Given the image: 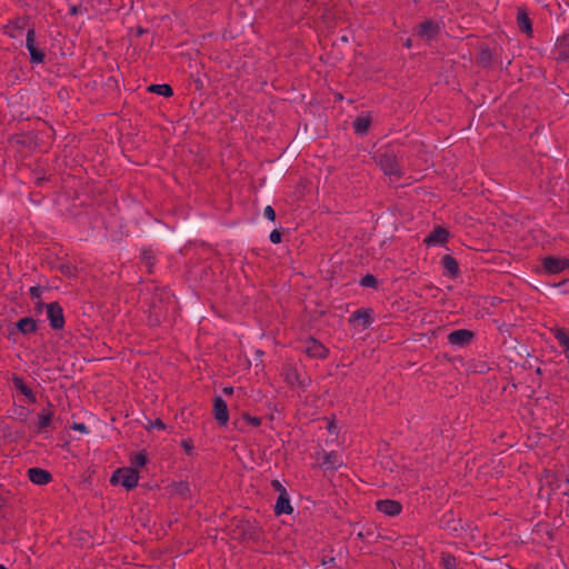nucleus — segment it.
<instances>
[{"mask_svg":"<svg viewBox=\"0 0 569 569\" xmlns=\"http://www.w3.org/2000/svg\"><path fill=\"white\" fill-rule=\"evenodd\" d=\"M373 160L386 176L395 177L397 179L402 177L403 173L393 149L387 147L377 150L375 152Z\"/></svg>","mask_w":569,"mask_h":569,"instance_id":"nucleus-1","label":"nucleus"},{"mask_svg":"<svg viewBox=\"0 0 569 569\" xmlns=\"http://www.w3.org/2000/svg\"><path fill=\"white\" fill-rule=\"evenodd\" d=\"M139 481V473L134 468H119L111 476L110 482L116 485L120 483L127 490H131L137 487Z\"/></svg>","mask_w":569,"mask_h":569,"instance_id":"nucleus-2","label":"nucleus"},{"mask_svg":"<svg viewBox=\"0 0 569 569\" xmlns=\"http://www.w3.org/2000/svg\"><path fill=\"white\" fill-rule=\"evenodd\" d=\"M441 23L431 19L425 20L416 27V34L423 40H436L441 32Z\"/></svg>","mask_w":569,"mask_h":569,"instance_id":"nucleus-3","label":"nucleus"},{"mask_svg":"<svg viewBox=\"0 0 569 569\" xmlns=\"http://www.w3.org/2000/svg\"><path fill=\"white\" fill-rule=\"evenodd\" d=\"M26 47L30 53V62L31 63H42L44 61L46 54L44 52L36 46V30L34 28H29L26 37Z\"/></svg>","mask_w":569,"mask_h":569,"instance_id":"nucleus-4","label":"nucleus"},{"mask_svg":"<svg viewBox=\"0 0 569 569\" xmlns=\"http://www.w3.org/2000/svg\"><path fill=\"white\" fill-rule=\"evenodd\" d=\"M283 377L284 381L292 387L306 388L311 381L308 377H301L297 368L291 365L283 367Z\"/></svg>","mask_w":569,"mask_h":569,"instance_id":"nucleus-5","label":"nucleus"},{"mask_svg":"<svg viewBox=\"0 0 569 569\" xmlns=\"http://www.w3.org/2000/svg\"><path fill=\"white\" fill-rule=\"evenodd\" d=\"M47 317L52 329L59 330L64 326V316L61 306L58 302H50L46 306Z\"/></svg>","mask_w":569,"mask_h":569,"instance_id":"nucleus-6","label":"nucleus"},{"mask_svg":"<svg viewBox=\"0 0 569 569\" xmlns=\"http://www.w3.org/2000/svg\"><path fill=\"white\" fill-rule=\"evenodd\" d=\"M305 352L310 358L326 359L329 353V350L320 341L310 337L306 341Z\"/></svg>","mask_w":569,"mask_h":569,"instance_id":"nucleus-7","label":"nucleus"},{"mask_svg":"<svg viewBox=\"0 0 569 569\" xmlns=\"http://www.w3.org/2000/svg\"><path fill=\"white\" fill-rule=\"evenodd\" d=\"M473 338V331L468 329H458L448 335V342L452 346L466 347Z\"/></svg>","mask_w":569,"mask_h":569,"instance_id":"nucleus-8","label":"nucleus"},{"mask_svg":"<svg viewBox=\"0 0 569 569\" xmlns=\"http://www.w3.org/2000/svg\"><path fill=\"white\" fill-rule=\"evenodd\" d=\"M542 267L547 273L556 274L569 267L568 260L558 257H546L542 260Z\"/></svg>","mask_w":569,"mask_h":569,"instance_id":"nucleus-9","label":"nucleus"},{"mask_svg":"<svg viewBox=\"0 0 569 569\" xmlns=\"http://www.w3.org/2000/svg\"><path fill=\"white\" fill-rule=\"evenodd\" d=\"M213 417L219 426H227L229 421V410L227 402L221 397L213 399Z\"/></svg>","mask_w":569,"mask_h":569,"instance_id":"nucleus-10","label":"nucleus"},{"mask_svg":"<svg viewBox=\"0 0 569 569\" xmlns=\"http://www.w3.org/2000/svg\"><path fill=\"white\" fill-rule=\"evenodd\" d=\"M552 54L558 61L569 60V33H563L557 39Z\"/></svg>","mask_w":569,"mask_h":569,"instance_id":"nucleus-11","label":"nucleus"},{"mask_svg":"<svg viewBox=\"0 0 569 569\" xmlns=\"http://www.w3.org/2000/svg\"><path fill=\"white\" fill-rule=\"evenodd\" d=\"M376 507L378 511L390 517L398 516L402 510L401 503L397 500L391 499L378 500L376 502Z\"/></svg>","mask_w":569,"mask_h":569,"instance_id":"nucleus-12","label":"nucleus"},{"mask_svg":"<svg viewBox=\"0 0 569 569\" xmlns=\"http://www.w3.org/2000/svg\"><path fill=\"white\" fill-rule=\"evenodd\" d=\"M449 231L442 227H436L425 239L427 246L443 244L448 241Z\"/></svg>","mask_w":569,"mask_h":569,"instance_id":"nucleus-13","label":"nucleus"},{"mask_svg":"<svg viewBox=\"0 0 569 569\" xmlns=\"http://www.w3.org/2000/svg\"><path fill=\"white\" fill-rule=\"evenodd\" d=\"M351 322H358L363 329H367L373 322L372 310L367 308H360L352 312L350 317Z\"/></svg>","mask_w":569,"mask_h":569,"instance_id":"nucleus-14","label":"nucleus"},{"mask_svg":"<svg viewBox=\"0 0 569 569\" xmlns=\"http://www.w3.org/2000/svg\"><path fill=\"white\" fill-rule=\"evenodd\" d=\"M28 477L31 482L39 486L47 485L52 480V475L49 471L37 467L28 470Z\"/></svg>","mask_w":569,"mask_h":569,"instance_id":"nucleus-15","label":"nucleus"},{"mask_svg":"<svg viewBox=\"0 0 569 569\" xmlns=\"http://www.w3.org/2000/svg\"><path fill=\"white\" fill-rule=\"evenodd\" d=\"M342 460H341V457L338 452L336 451H331V452H326L323 455V458H322V461L320 462V466L325 469V470H330V471H335L337 470L339 467L342 466Z\"/></svg>","mask_w":569,"mask_h":569,"instance_id":"nucleus-16","label":"nucleus"},{"mask_svg":"<svg viewBox=\"0 0 569 569\" xmlns=\"http://www.w3.org/2000/svg\"><path fill=\"white\" fill-rule=\"evenodd\" d=\"M292 511H293V509L290 505L289 495H288L287 490H283L281 492V495L278 496V499L276 501L274 513L277 516L291 515Z\"/></svg>","mask_w":569,"mask_h":569,"instance_id":"nucleus-17","label":"nucleus"},{"mask_svg":"<svg viewBox=\"0 0 569 569\" xmlns=\"http://www.w3.org/2000/svg\"><path fill=\"white\" fill-rule=\"evenodd\" d=\"M517 24L519 29L527 36L532 34V22L527 11L523 8H518Z\"/></svg>","mask_w":569,"mask_h":569,"instance_id":"nucleus-18","label":"nucleus"},{"mask_svg":"<svg viewBox=\"0 0 569 569\" xmlns=\"http://www.w3.org/2000/svg\"><path fill=\"white\" fill-rule=\"evenodd\" d=\"M440 263L442 268L448 272V274H450L452 278H456L459 274L460 270L458 261L452 256L445 254L441 258Z\"/></svg>","mask_w":569,"mask_h":569,"instance_id":"nucleus-19","label":"nucleus"},{"mask_svg":"<svg viewBox=\"0 0 569 569\" xmlns=\"http://www.w3.org/2000/svg\"><path fill=\"white\" fill-rule=\"evenodd\" d=\"M18 330L23 333H32L36 332L38 329L37 321L31 317H24L18 320L17 322Z\"/></svg>","mask_w":569,"mask_h":569,"instance_id":"nucleus-20","label":"nucleus"},{"mask_svg":"<svg viewBox=\"0 0 569 569\" xmlns=\"http://www.w3.org/2000/svg\"><path fill=\"white\" fill-rule=\"evenodd\" d=\"M12 382L16 389H18L22 395H24L30 402H36V396L33 391L24 383L21 377L14 375L12 377Z\"/></svg>","mask_w":569,"mask_h":569,"instance_id":"nucleus-21","label":"nucleus"},{"mask_svg":"<svg viewBox=\"0 0 569 569\" xmlns=\"http://www.w3.org/2000/svg\"><path fill=\"white\" fill-rule=\"evenodd\" d=\"M53 412L51 410V405L49 403L48 408L41 410L38 415V429L39 431H43L47 429L52 422Z\"/></svg>","mask_w":569,"mask_h":569,"instance_id":"nucleus-22","label":"nucleus"},{"mask_svg":"<svg viewBox=\"0 0 569 569\" xmlns=\"http://www.w3.org/2000/svg\"><path fill=\"white\" fill-rule=\"evenodd\" d=\"M26 26H27V19L24 17L17 18L16 20L10 22L6 27L8 29L7 33L11 38H17L21 33V31L26 28Z\"/></svg>","mask_w":569,"mask_h":569,"instance_id":"nucleus-23","label":"nucleus"},{"mask_svg":"<svg viewBox=\"0 0 569 569\" xmlns=\"http://www.w3.org/2000/svg\"><path fill=\"white\" fill-rule=\"evenodd\" d=\"M353 130L357 134H366L371 126V118L370 117H358L353 121Z\"/></svg>","mask_w":569,"mask_h":569,"instance_id":"nucleus-24","label":"nucleus"},{"mask_svg":"<svg viewBox=\"0 0 569 569\" xmlns=\"http://www.w3.org/2000/svg\"><path fill=\"white\" fill-rule=\"evenodd\" d=\"M148 91L152 92V93H157V94L166 97V98H169L173 94L172 88L167 83L151 84L148 87Z\"/></svg>","mask_w":569,"mask_h":569,"instance_id":"nucleus-25","label":"nucleus"},{"mask_svg":"<svg viewBox=\"0 0 569 569\" xmlns=\"http://www.w3.org/2000/svg\"><path fill=\"white\" fill-rule=\"evenodd\" d=\"M477 62L482 67H490L493 63L492 52L489 48H481Z\"/></svg>","mask_w":569,"mask_h":569,"instance_id":"nucleus-26","label":"nucleus"},{"mask_svg":"<svg viewBox=\"0 0 569 569\" xmlns=\"http://www.w3.org/2000/svg\"><path fill=\"white\" fill-rule=\"evenodd\" d=\"M553 336L560 347H562L566 351H569V336L567 332L561 328H557L553 330Z\"/></svg>","mask_w":569,"mask_h":569,"instance_id":"nucleus-27","label":"nucleus"},{"mask_svg":"<svg viewBox=\"0 0 569 569\" xmlns=\"http://www.w3.org/2000/svg\"><path fill=\"white\" fill-rule=\"evenodd\" d=\"M147 461H148V458L143 451L132 453L130 457V462L136 470H137V468L143 467L147 463Z\"/></svg>","mask_w":569,"mask_h":569,"instance_id":"nucleus-28","label":"nucleus"},{"mask_svg":"<svg viewBox=\"0 0 569 569\" xmlns=\"http://www.w3.org/2000/svg\"><path fill=\"white\" fill-rule=\"evenodd\" d=\"M141 263L147 268L149 272L152 271V267L154 264V256L151 250H143L141 253Z\"/></svg>","mask_w":569,"mask_h":569,"instance_id":"nucleus-29","label":"nucleus"},{"mask_svg":"<svg viewBox=\"0 0 569 569\" xmlns=\"http://www.w3.org/2000/svg\"><path fill=\"white\" fill-rule=\"evenodd\" d=\"M172 491L173 493L176 495H179V496H182V497H186L190 493V487H189V483L186 482V481H179V482H174L172 485Z\"/></svg>","mask_w":569,"mask_h":569,"instance_id":"nucleus-30","label":"nucleus"},{"mask_svg":"<svg viewBox=\"0 0 569 569\" xmlns=\"http://www.w3.org/2000/svg\"><path fill=\"white\" fill-rule=\"evenodd\" d=\"M441 566L443 569H457V560L456 557L450 553H442L441 556Z\"/></svg>","mask_w":569,"mask_h":569,"instance_id":"nucleus-31","label":"nucleus"},{"mask_svg":"<svg viewBox=\"0 0 569 569\" xmlns=\"http://www.w3.org/2000/svg\"><path fill=\"white\" fill-rule=\"evenodd\" d=\"M360 286L376 289L378 287V279L373 274L368 273L361 278Z\"/></svg>","mask_w":569,"mask_h":569,"instance_id":"nucleus-32","label":"nucleus"},{"mask_svg":"<svg viewBox=\"0 0 569 569\" xmlns=\"http://www.w3.org/2000/svg\"><path fill=\"white\" fill-rule=\"evenodd\" d=\"M44 290L43 287L41 286H33L29 289V293H30V297L33 299V300H38L40 299L41 297V293L42 291Z\"/></svg>","mask_w":569,"mask_h":569,"instance_id":"nucleus-33","label":"nucleus"},{"mask_svg":"<svg viewBox=\"0 0 569 569\" xmlns=\"http://www.w3.org/2000/svg\"><path fill=\"white\" fill-rule=\"evenodd\" d=\"M242 418L253 427H259L261 425V418L259 417H252L248 413H243Z\"/></svg>","mask_w":569,"mask_h":569,"instance_id":"nucleus-34","label":"nucleus"},{"mask_svg":"<svg viewBox=\"0 0 569 569\" xmlns=\"http://www.w3.org/2000/svg\"><path fill=\"white\" fill-rule=\"evenodd\" d=\"M181 446L187 455H192L193 452V442L191 439H183L181 441Z\"/></svg>","mask_w":569,"mask_h":569,"instance_id":"nucleus-35","label":"nucleus"},{"mask_svg":"<svg viewBox=\"0 0 569 569\" xmlns=\"http://www.w3.org/2000/svg\"><path fill=\"white\" fill-rule=\"evenodd\" d=\"M269 238L272 243H280L282 240V233L279 230L274 229L271 231Z\"/></svg>","mask_w":569,"mask_h":569,"instance_id":"nucleus-36","label":"nucleus"},{"mask_svg":"<svg viewBox=\"0 0 569 569\" xmlns=\"http://www.w3.org/2000/svg\"><path fill=\"white\" fill-rule=\"evenodd\" d=\"M263 214L267 219L274 221L276 220V211L271 206H267L263 210Z\"/></svg>","mask_w":569,"mask_h":569,"instance_id":"nucleus-37","label":"nucleus"},{"mask_svg":"<svg viewBox=\"0 0 569 569\" xmlns=\"http://www.w3.org/2000/svg\"><path fill=\"white\" fill-rule=\"evenodd\" d=\"M150 428L159 429V430H164L166 429V425L162 422L161 419H156V420L150 422Z\"/></svg>","mask_w":569,"mask_h":569,"instance_id":"nucleus-38","label":"nucleus"},{"mask_svg":"<svg viewBox=\"0 0 569 569\" xmlns=\"http://www.w3.org/2000/svg\"><path fill=\"white\" fill-rule=\"evenodd\" d=\"M271 486L274 490L279 492V495H281V492L286 490V488L281 485L279 480H272Z\"/></svg>","mask_w":569,"mask_h":569,"instance_id":"nucleus-39","label":"nucleus"},{"mask_svg":"<svg viewBox=\"0 0 569 569\" xmlns=\"http://www.w3.org/2000/svg\"><path fill=\"white\" fill-rule=\"evenodd\" d=\"M72 429L78 430L82 433H88L89 430L84 423H73Z\"/></svg>","mask_w":569,"mask_h":569,"instance_id":"nucleus-40","label":"nucleus"},{"mask_svg":"<svg viewBox=\"0 0 569 569\" xmlns=\"http://www.w3.org/2000/svg\"><path fill=\"white\" fill-rule=\"evenodd\" d=\"M47 305H44L40 299L37 300L34 305V310L37 312H42L43 308H46Z\"/></svg>","mask_w":569,"mask_h":569,"instance_id":"nucleus-41","label":"nucleus"},{"mask_svg":"<svg viewBox=\"0 0 569 569\" xmlns=\"http://www.w3.org/2000/svg\"><path fill=\"white\" fill-rule=\"evenodd\" d=\"M78 12H79L78 6H72L69 10V14H71V16H76Z\"/></svg>","mask_w":569,"mask_h":569,"instance_id":"nucleus-42","label":"nucleus"},{"mask_svg":"<svg viewBox=\"0 0 569 569\" xmlns=\"http://www.w3.org/2000/svg\"><path fill=\"white\" fill-rule=\"evenodd\" d=\"M223 393L226 395H232L233 393V388L232 387H226L223 388Z\"/></svg>","mask_w":569,"mask_h":569,"instance_id":"nucleus-43","label":"nucleus"},{"mask_svg":"<svg viewBox=\"0 0 569 569\" xmlns=\"http://www.w3.org/2000/svg\"><path fill=\"white\" fill-rule=\"evenodd\" d=\"M406 46L410 47V40H407Z\"/></svg>","mask_w":569,"mask_h":569,"instance_id":"nucleus-44","label":"nucleus"},{"mask_svg":"<svg viewBox=\"0 0 569 569\" xmlns=\"http://www.w3.org/2000/svg\"><path fill=\"white\" fill-rule=\"evenodd\" d=\"M0 569H8V568L3 565H0Z\"/></svg>","mask_w":569,"mask_h":569,"instance_id":"nucleus-45","label":"nucleus"}]
</instances>
